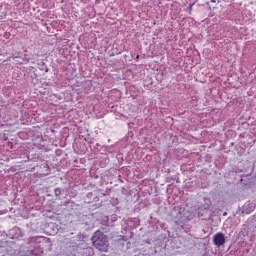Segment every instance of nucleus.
Returning a JSON list of instances; mask_svg holds the SVG:
<instances>
[{
    "label": "nucleus",
    "mask_w": 256,
    "mask_h": 256,
    "mask_svg": "<svg viewBox=\"0 0 256 256\" xmlns=\"http://www.w3.org/2000/svg\"><path fill=\"white\" fill-rule=\"evenodd\" d=\"M92 243L98 251H107V247H109V241L105 234L101 231H96L92 237Z\"/></svg>",
    "instance_id": "obj_1"
},
{
    "label": "nucleus",
    "mask_w": 256,
    "mask_h": 256,
    "mask_svg": "<svg viewBox=\"0 0 256 256\" xmlns=\"http://www.w3.org/2000/svg\"><path fill=\"white\" fill-rule=\"evenodd\" d=\"M213 243L216 247H221V245H225V235L221 232L216 233L213 236Z\"/></svg>",
    "instance_id": "obj_2"
},
{
    "label": "nucleus",
    "mask_w": 256,
    "mask_h": 256,
    "mask_svg": "<svg viewBox=\"0 0 256 256\" xmlns=\"http://www.w3.org/2000/svg\"><path fill=\"white\" fill-rule=\"evenodd\" d=\"M211 3H217V0H211Z\"/></svg>",
    "instance_id": "obj_3"
},
{
    "label": "nucleus",
    "mask_w": 256,
    "mask_h": 256,
    "mask_svg": "<svg viewBox=\"0 0 256 256\" xmlns=\"http://www.w3.org/2000/svg\"><path fill=\"white\" fill-rule=\"evenodd\" d=\"M7 61H11V57L7 58Z\"/></svg>",
    "instance_id": "obj_4"
}]
</instances>
